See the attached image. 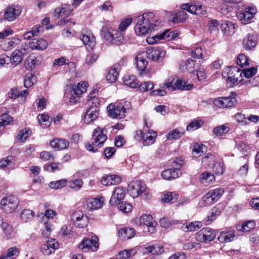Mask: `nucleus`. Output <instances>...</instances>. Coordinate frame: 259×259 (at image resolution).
Listing matches in <instances>:
<instances>
[{"instance_id": "f257e3e1", "label": "nucleus", "mask_w": 259, "mask_h": 259, "mask_svg": "<svg viewBox=\"0 0 259 259\" xmlns=\"http://www.w3.org/2000/svg\"><path fill=\"white\" fill-rule=\"evenodd\" d=\"M154 15L153 13L149 12L138 16L135 21L136 24L135 26V31L138 35H144L151 32L153 30L158 29V25L154 23Z\"/></svg>"}, {"instance_id": "f03ea898", "label": "nucleus", "mask_w": 259, "mask_h": 259, "mask_svg": "<svg viewBox=\"0 0 259 259\" xmlns=\"http://www.w3.org/2000/svg\"><path fill=\"white\" fill-rule=\"evenodd\" d=\"M107 139V137L104 134L102 128L99 127L96 128L93 133L90 142L86 144L87 150L93 153L97 152L98 149L103 146Z\"/></svg>"}, {"instance_id": "7ed1b4c3", "label": "nucleus", "mask_w": 259, "mask_h": 259, "mask_svg": "<svg viewBox=\"0 0 259 259\" xmlns=\"http://www.w3.org/2000/svg\"><path fill=\"white\" fill-rule=\"evenodd\" d=\"M122 103H111L107 107L109 116L113 119L123 118L125 116L126 108Z\"/></svg>"}, {"instance_id": "20e7f679", "label": "nucleus", "mask_w": 259, "mask_h": 259, "mask_svg": "<svg viewBox=\"0 0 259 259\" xmlns=\"http://www.w3.org/2000/svg\"><path fill=\"white\" fill-rule=\"evenodd\" d=\"M224 193L222 188H217L208 192L202 197V201L204 206H209L216 202Z\"/></svg>"}, {"instance_id": "39448f33", "label": "nucleus", "mask_w": 259, "mask_h": 259, "mask_svg": "<svg viewBox=\"0 0 259 259\" xmlns=\"http://www.w3.org/2000/svg\"><path fill=\"white\" fill-rule=\"evenodd\" d=\"M88 85V82L83 81L78 82L75 86L73 87L70 91V102L72 103H77L79 99L80 95L86 92Z\"/></svg>"}, {"instance_id": "423d86ee", "label": "nucleus", "mask_w": 259, "mask_h": 259, "mask_svg": "<svg viewBox=\"0 0 259 259\" xmlns=\"http://www.w3.org/2000/svg\"><path fill=\"white\" fill-rule=\"evenodd\" d=\"M218 231L212 230L209 228H205L201 229L196 234V238L199 242H210L215 238Z\"/></svg>"}, {"instance_id": "0eeeda50", "label": "nucleus", "mask_w": 259, "mask_h": 259, "mask_svg": "<svg viewBox=\"0 0 259 259\" xmlns=\"http://www.w3.org/2000/svg\"><path fill=\"white\" fill-rule=\"evenodd\" d=\"M18 205L17 199L13 196L3 198L1 201V208L7 213H11L16 210Z\"/></svg>"}, {"instance_id": "6e6552de", "label": "nucleus", "mask_w": 259, "mask_h": 259, "mask_svg": "<svg viewBox=\"0 0 259 259\" xmlns=\"http://www.w3.org/2000/svg\"><path fill=\"white\" fill-rule=\"evenodd\" d=\"M223 74L224 77H227L228 81L233 83L234 85H237L238 82L242 79L239 78L242 77L240 70L237 67H233L226 69Z\"/></svg>"}, {"instance_id": "1a4fd4ad", "label": "nucleus", "mask_w": 259, "mask_h": 259, "mask_svg": "<svg viewBox=\"0 0 259 259\" xmlns=\"http://www.w3.org/2000/svg\"><path fill=\"white\" fill-rule=\"evenodd\" d=\"M181 9L186 10L188 12L196 15H206L207 14L206 8L203 5H193L192 4L187 3L181 5Z\"/></svg>"}, {"instance_id": "9d476101", "label": "nucleus", "mask_w": 259, "mask_h": 259, "mask_svg": "<svg viewBox=\"0 0 259 259\" xmlns=\"http://www.w3.org/2000/svg\"><path fill=\"white\" fill-rule=\"evenodd\" d=\"M80 38L89 51L92 50L96 45V38L90 31L83 30Z\"/></svg>"}, {"instance_id": "9b49d317", "label": "nucleus", "mask_w": 259, "mask_h": 259, "mask_svg": "<svg viewBox=\"0 0 259 259\" xmlns=\"http://www.w3.org/2000/svg\"><path fill=\"white\" fill-rule=\"evenodd\" d=\"M98 238L96 236L92 237V239H83L78 244V248L83 252H87L89 249L93 251H96L98 248Z\"/></svg>"}, {"instance_id": "f8f14e48", "label": "nucleus", "mask_w": 259, "mask_h": 259, "mask_svg": "<svg viewBox=\"0 0 259 259\" xmlns=\"http://www.w3.org/2000/svg\"><path fill=\"white\" fill-rule=\"evenodd\" d=\"M140 222L141 224H143L147 227L148 232L151 234L156 232L157 223L152 215L144 214L140 217Z\"/></svg>"}, {"instance_id": "ddd939ff", "label": "nucleus", "mask_w": 259, "mask_h": 259, "mask_svg": "<svg viewBox=\"0 0 259 259\" xmlns=\"http://www.w3.org/2000/svg\"><path fill=\"white\" fill-rule=\"evenodd\" d=\"M237 102V100L234 97H220L213 101V104L219 108H228L234 106Z\"/></svg>"}, {"instance_id": "4468645a", "label": "nucleus", "mask_w": 259, "mask_h": 259, "mask_svg": "<svg viewBox=\"0 0 259 259\" xmlns=\"http://www.w3.org/2000/svg\"><path fill=\"white\" fill-rule=\"evenodd\" d=\"M183 165L182 163H178L175 161L174 164L175 166L174 169H168L161 172V177L162 178H178L181 176V172L180 170V168Z\"/></svg>"}, {"instance_id": "2eb2a0df", "label": "nucleus", "mask_w": 259, "mask_h": 259, "mask_svg": "<svg viewBox=\"0 0 259 259\" xmlns=\"http://www.w3.org/2000/svg\"><path fill=\"white\" fill-rule=\"evenodd\" d=\"M21 12L20 7L19 6H12L6 8L4 18L8 21H12L16 19Z\"/></svg>"}, {"instance_id": "dca6fc26", "label": "nucleus", "mask_w": 259, "mask_h": 259, "mask_svg": "<svg viewBox=\"0 0 259 259\" xmlns=\"http://www.w3.org/2000/svg\"><path fill=\"white\" fill-rule=\"evenodd\" d=\"M131 185V196L133 198L138 197L140 194L146 191V186L140 181L133 182Z\"/></svg>"}, {"instance_id": "f3484780", "label": "nucleus", "mask_w": 259, "mask_h": 259, "mask_svg": "<svg viewBox=\"0 0 259 259\" xmlns=\"http://www.w3.org/2000/svg\"><path fill=\"white\" fill-rule=\"evenodd\" d=\"M59 247L58 243L55 239H51L43 244L40 248L41 251L44 255H49L54 253L56 249Z\"/></svg>"}, {"instance_id": "a211bd4d", "label": "nucleus", "mask_w": 259, "mask_h": 259, "mask_svg": "<svg viewBox=\"0 0 259 259\" xmlns=\"http://www.w3.org/2000/svg\"><path fill=\"white\" fill-rule=\"evenodd\" d=\"M145 53L149 59L155 62L162 58L165 55V52L161 49L154 48H148Z\"/></svg>"}, {"instance_id": "6ab92c4d", "label": "nucleus", "mask_w": 259, "mask_h": 259, "mask_svg": "<svg viewBox=\"0 0 259 259\" xmlns=\"http://www.w3.org/2000/svg\"><path fill=\"white\" fill-rule=\"evenodd\" d=\"M125 196V192L122 187H116L111 196L110 203L112 205H116Z\"/></svg>"}, {"instance_id": "aec40b11", "label": "nucleus", "mask_w": 259, "mask_h": 259, "mask_svg": "<svg viewBox=\"0 0 259 259\" xmlns=\"http://www.w3.org/2000/svg\"><path fill=\"white\" fill-rule=\"evenodd\" d=\"M103 202V198H89L84 202V206L89 210L97 209L102 206Z\"/></svg>"}, {"instance_id": "412c9836", "label": "nucleus", "mask_w": 259, "mask_h": 259, "mask_svg": "<svg viewBox=\"0 0 259 259\" xmlns=\"http://www.w3.org/2000/svg\"><path fill=\"white\" fill-rule=\"evenodd\" d=\"M99 109L96 107H90V108L86 111L84 116V122L87 124H89L96 120L99 116Z\"/></svg>"}, {"instance_id": "4be33fe9", "label": "nucleus", "mask_w": 259, "mask_h": 259, "mask_svg": "<svg viewBox=\"0 0 259 259\" xmlns=\"http://www.w3.org/2000/svg\"><path fill=\"white\" fill-rule=\"evenodd\" d=\"M144 54H145L144 52L139 53L136 57V66L138 70L139 71L140 74L145 70L148 64L147 61L143 56Z\"/></svg>"}, {"instance_id": "5701e85b", "label": "nucleus", "mask_w": 259, "mask_h": 259, "mask_svg": "<svg viewBox=\"0 0 259 259\" xmlns=\"http://www.w3.org/2000/svg\"><path fill=\"white\" fill-rule=\"evenodd\" d=\"M69 142L64 139H56L50 142V145L53 148L58 150L67 149L69 146Z\"/></svg>"}, {"instance_id": "b1692460", "label": "nucleus", "mask_w": 259, "mask_h": 259, "mask_svg": "<svg viewBox=\"0 0 259 259\" xmlns=\"http://www.w3.org/2000/svg\"><path fill=\"white\" fill-rule=\"evenodd\" d=\"M202 224L201 222L196 221L194 222L183 224L181 226V229L183 231L186 232H193L197 231L202 227Z\"/></svg>"}, {"instance_id": "393cba45", "label": "nucleus", "mask_w": 259, "mask_h": 259, "mask_svg": "<svg viewBox=\"0 0 259 259\" xmlns=\"http://www.w3.org/2000/svg\"><path fill=\"white\" fill-rule=\"evenodd\" d=\"M48 46L47 41L42 38L33 39L29 42V47L32 49L43 50Z\"/></svg>"}, {"instance_id": "a878e982", "label": "nucleus", "mask_w": 259, "mask_h": 259, "mask_svg": "<svg viewBox=\"0 0 259 259\" xmlns=\"http://www.w3.org/2000/svg\"><path fill=\"white\" fill-rule=\"evenodd\" d=\"M242 44L246 50H250L256 44V37L253 34H248L243 39Z\"/></svg>"}, {"instance_id": "bb28decb", "label": "nucleus", "mask_w": 259, "mask_h": 259, "mask_svg": "<svg viewBox=\"0 0 259 259\" xmlns=\"http://www.w3.org/2000/svg\"><path fill=\"white\" fill-rule=\"evenodd\" d=\"M236 24L232 22L226 21L222 24L221 28L227 35H232L235 32Z\"/></svg>"}, {"instance_id": "cd10ccee", "label": "nucleus", "mask_w": 259, "mask_h": 259, "mask_svg": "<svg viewBox=\"0 0 259 259\" xmlns=\"http://www.w3.org/2000/svg\"><path fill=\"white\" fill-rule=\"evenodd\" d=\"M19 42V40L13 37L10 39L4 41L1 45V47L5 51H8L14 48Z\"/></svg>"}, {"instance_id": "c85d7f7f", "label": "nucleus", "mask_w": 259, "mask_h": 259, "mask_svg": "<svg viewBox=\"0 0 259 259\" xmlns=\"http://www.w3.org/2000/svg\"><path fill=\"white\" fill-rule=\"evenodd\" d=\"M24 57V52L22 50H15L10 57L11 63L17 65L22 62Z\"/></svg>"}, {"instance_id": "c756f323", "label": "nucleus", "mask_w": 259, "mask_h": 259, "mask_svg": "<svg viewBox=\"0 0 259 259\" xmlns=\"http://www.w3.org/2000/svg\"><path fill=\"white\" fill-rule=\"evenodd\" d=\"M73 11L70 5L67 4L62 5L60 8H57L54 11V15L59 17L61 15H69Z\"/></svg>"}, {"instance_id": "7c9ffc66", "label": "nucleus", "mask_w": 259, "mask_h": 259, "mask_svg": "<svg viewBox=\"0 0 259 259\" xmlns=\"http://www.w3.org/2000/svg\"><path fill=\"white\" fill-rule=\"evenodd\" d=\"M193 85L189 83L187 84L186 82L182 79H178L171 88V91L177 89L181 90H190L192 89Z\"/></svg>"}, {"instance_id": "2f4dec72", "label": "nucleus", "mask_w": 259, "mask_h": 259, "mask_svg": "<svg viewBox=\"0 0 259 259\" xmlns=\"http://www.w3.org/2000/svg\"><path fill=\"white\" fill-rule=\"evenodd\" d=\"M235 237L234 232L233 231L222 232L218 237V240L221 243H226L232 241Z\"/></svg>"}, {"instance_id": "473e14b6", "label": "nucleus", "mask_w": 259, "mask_h": 259, "mask_svg": "<svg viewBox=\"0 0 259 259\" xmlns=\"http://www.w3.org/2000/svg\"><path fill=\"white\" fill-rule=\"evenodd\" d=\"M145 137L143 139V145L144 146H149L153 144L155 142V139L157 137V133L154 131H149L148 133L144 134Z\"/></svg>"}, {"instance_id": "72a5a7b5", "label": "nucleus", "mask_w": 259, "mask_h": 259, "mask_svg": "<svg viewBox=\"0 0 259 259\" xmlns=\"http://www.w3.org/2000/svg\"><path fill=\"white\" fill-rule=\"evenodd\" d=\"M187 13L183 11H181L177 13H174L171 15L170 21L174 24L184 22L187 18Z\"/></svg>"}, {"instance_id": "f704fd0d", "label": "nucleus", "mask_w": 259, "mask_h": 259, "mask_svg": "<svg viewBox=\"0 0 259 259\" xmlns=\"http://www.w3.org/2000/svg\"><path fill=\"white\" fill-rule=\"evenodd\" d=\"M163 252V247L160 245L149 246L145 247L144 253H151L152 255L161 254Z\"/></svg>"}, {"instance_id": "c9c22d12", "label": "nucleus", "mask_w": 259, "mask_h": 259, "mask_svg": "<svg viewBox=\"0 0 259 259\" xmlns=\"http://www.w3.org/2000/svg\"><path fill=\"white\" fill-rule=\"evenodd\" d=\"M15 160L12 157H8L0 160V168L7 167L8 168H13L15 166Z\"/></svg>"}, {"instance_id": "e433bc0d", "label": "nucleus", "mask_w": 259, "mask_h": 259, "mask_svg": "<svg viewBox=\"0 0 259 259\" xmlns=\"http://www.w3.org/2000/svg\"><path fill=\"white\" fill-rule=\"evenodd\" d=\"M31 135V131L29 128H25L20 130L17 136V139L19 143L24 142Z\"/></svg>"}, {"instance_id": "4c0bfd02", "label": "nucleus", "mask_w": 259, "mask_h": 259, "mask_svg": "<svg viewBox=\"0 0 259 259\" xmlns=\"http://www.w3.org/2000/svg\"><path fill=\"white\" fill-rule=\"evenodd\" d=\"M119 72L115 68V65L110 68L106 75V80L109 83L115 82L117 79Z\"/></svg>"}, {"instance_id": "58836bf2", "label": "nucleus", "mask_w": 259, "mask_h": 259, "mask_svg": "<svg viewBox=\"0 0 259 259\" xmlns=\"http://www.w3.org/2000/svg\"><path fill=\"white\" fill-rule=\"evenodd\" d=\"M251 13H248L245 10L244 12H239L237 13V18L240 20L241 23L246 24L250 22L252 18Z\"/></svg>"}, {"instance_id": "ea45409f", "label": "nucleus", "mask_w": 259, "mask_h": 259, "mask_svg": "<svg viewBox=\"0 0 259 259\" xmlns=\"http://www.w3.org/2000/svg\"><path fill=\"white\" fill-rule=\"evenodd\" d=\"M87 103L90 107H96L98 108V106L100 104V100L96 95L94 93H91L88 96Z\"/></svg>"}, {"instance_id": "a19ab883", "label": "nucleus", "mask_w": 259, "mask_h": 259, "mask_svg": "<svg viewBox=\"0 0 259 259\" xmlns=\"http://www.w3.org/2000/svg\"><path fill=\"white\" fill-rule=\"evenodd\" d=\"M184 135V131L178 128L172 130L167 135V139L168 140H172L179 139Z\"/></svg>"}, {"instance_id": "79ce46f5", "label": "nucleus", "mask_w": 259, "mask_h": 259, "mask_svg": "<svg viewBox=\"0 0 259 259\" xmlns=\"http://www.w3.org/2000/svg\"><path fill=\"white\" fill-rule=\"evenodd\" d=\"M112 37L113 41L111 42L115 45H120L124 41L123 34L120 31H118L117 30H113Z\"/></svg>"}, {"instance_id": "37998d69", "label": "nucleus", "mask_w": 259, "mask_h": 259, "mask_svg": "<svg viewBox=\"0 0 259 259\" xmlns=\"http://www.w3.org/2000/svg\"><path fill=\"white\" fill-rule=\"evenodd\" d=\"M161 33L163 35V39L166 38L168 40L175 39L180 34L177 31H170V29H166Z\"/></svg>"}, {"instance_id": "c03bdc74", "label": "nucleus", "mask_w": 259, "mask_h": 259, "mask_svg": "<svg viewBox=\"0 0 259 259\" xmlns=\"http://www.w3.org/2000/svg\"><path fill=\"white\" fill-rule=\"evenodd\" d=\"M229 129L226 125H221L215 127L213 130V133L216 136H222L227 133Z\"/></svg>"}, {"instance_id": "a18cd8bd", "label": "nucleus", "mask_w": 259, "mask_h": 259, "mask_svg": "<svg viewBox=\"0 0 259 259\" xmlns=\"http://www.w3.org/2000/svg\"><path fill=\"white\" fill-rule=\"evenodd\" d=\"M34 215V212L30 209H24L21 214V218L24 222L32 220Z\"/></svg>"}, {"instance_id": "49530a36", "label": "nucleus", "mask_w": 259, "mask_h": 259, "mask_svg": "<svg viewBox=\"0 0 259 259\" xmlns=\"http://www.w3.org/2000/svg\"><path fill=\"white\" fill-rule=\"evenodd\" d=\"M177 199V194L172 192H168L163 195L161 201L164 203H174Z\"/></svg>"}, {"instance_id": "de8ad7c7", "label": "nucleus", "mask_w": 259, "mask_h": 259, "mask_svg": "<svg viewBox=\"0 0 259 259\" xmlns=\"http://www.w3.org/2000/svg\"><path fill=\"white\" fill-rule=\"evenodd\" d=\"M19 249L16 247H12L9 248L6 255L0 257V259H9L14 256H18L19 254Z\"/></svg>"}, {"instance_id": "09e8293b", "label": "nucleus", "mask_w": 259, "mask_h": 259, "mask_svg": "<svg viewBox=\"0 0 259 259\" xmlns=\"http://www.w3.org/2000/svg\"><path fill=\"white\" fill-rule=\"evenodd\" d=\"M13 122V118L8 113H4L0 115V124L1 125L10 124Z\"/></svg>"}, {"instance_id": "8fccbe9b", "label": "nucleus", "mask_w": 259, "mask_h": 259, "mask_svg": "<svg viewBox=\"0 0 259 259\" xmlns=\"http://www.w3.org/2000/svg\"><path fill=\"white\" fill-rule=\"evenodd\" d=\"M36 81L35 76L31 73L27 74L25 76L24 85L26 88L32 86Z\"/></svg>"}, {"instance_id": "3c124183", "label": "nucleus", "mask_w": 259, "mask_h": 259, "mask_svg": "<svg viewBox=\"0 0 259 259\" xmlns=\"http://www.w3.org/2000/svg\"><path fill=\"white\" fill-rule=\"evenodd\" d=\"M241 76H244L246 78H249L255 75L257 72V68L255 67H252L249 69L240 70Z\"/></svg>"}, {"instance_id": "603ef678", "label": "nucleus", "mask_w": 259, "mask_h": 259, "mask_svg": "<svg viewBox=\"0 0 259 259\" xmlns=\"http://www.w3.org/2000/svg\"><path fill=\"white\" fill-rule=\"evenodd\" d=\"M66 179H60L56 181H53L49 184V186L53 189H58L63 187L66 184Z\"/></svg>"}, {"instance_id": "864d4df0", "label": "nucleus", "mask_w": 259, "mask_h": 259, "mask_svg": "<svg viewBox=\"0 0 259 259\" xmlns=\"http://www.w3.org/2000/svg\"><path fill=\"white\" fill-rule=\"evenodd\" d=\"M237 63V64L241 67L249 65L248 58L243 54H241L238 55Z\"/></svg>"}, {"instance_id": "5fc2aeb1", "label": "nucleus", "mask_w": 259, "mask_h": 259, "mask_svg": "<svg viewBox=\"0 0 259 259\" xmlns=\"http://www.w3.org/2000/svg\"><path fill=\"white\" fill-rule=\"evenodd\" d=\"M113 30L110 32L107 28H103L101 32V35L107 41L111 42L113 41Z\"/></svg>"}, {"instance_id": "6e6d98bb", "label": "nucleus", "mask_w": 259, "mask_h": 259, "mask_svg": "<svg viewBox=\"0 0 259 259\" xmlns=\"http://www.w3.org/2000/svg\"><path fill=\"white\" fill-rule=\"evenodd\" d=\"M203 124V121L201 120L191 121L187 126V131H194L198 129Z\"/></svg>"}, {"instance_id": "4d7b16f0", "label": "nucleus", "mask_w": 259, "mask_h": 259, "mask_svg": "<svg viewBox=\"0 0 259 259\" xmlns=\"http://www.w3.org/2000/svg\"><path fill=\"white\" fill-rule=\"evenodd\" d=\"M194 61L192 59H188L185 63V66H183L181 68L182 71H184L185 70H187L190 72H193L194 70Z\"/></svg>"}, {"instance_id": "13d9d810", "label": "nucleus", "mask_w": 259, "mask_h": 259, "mask_svg": "<svg viewBox=\"0 0 259 259\" xmlns=\"http://www.w3.org/2000/svg\"><path fill=\"white\" fill-rule=\"evenodd\" d=\"M154 84L151 81H146L140 84L139 91L140 92H146L153 89Z\"/></svg>"}, {"instance_id": "bf43d9fd", "label": "nucleus", "mask_w": 259, "mask_h": 259, "mask_svg": "<svg viewBox=\"0 0 259 259\" xmlns=\"http://www.w3.org/2000/svg\"><path fill=\"white\" fill-rule=\"evenodd\" d=\"M68 184L71 188L78 190L81 188L83 183L81 179H73Z\"/></svg>"}, {"instance_id": "052dcab7", "label": "nucleus", "mask_w": 259, "mask_h": 259, "mask_svg": "<svg viewBox=\"0 0 259 259\" xmlns=\"http://www.w3.org/2000/svg\"><path fill=\"white\" fill-rule=\"evenodd\" d=\"M121 179H101V183L106 186H111L119 184Z\"/></svg>"}, {"instance_id": "680f3d73", "label": "nucleus", "mask_w": 259, "mask_h": 259, "mask_svg": "<svg viewBox=\"0 0 259 259\" xmlns=\"http://www.w3.org/2000/svg\"><path fill=\"white\" fill-rule=\"evenodd\" d=\"M202 162L207 163L208 166L212 167L215 162L214 156L212 154L206 155L202 158Z\"/></svg>"}, {"instance_id": "e2e57ef3", "label": "nucleus", "mask_w": 259, "mask_h": 259, "mask_svg": "<svg viewBox=\"0 0 259 259\" xmlns=\"http://www.w3.org/2000/svg\"><path fill=\"white\" fill-rule=\"evenodd\" d=\"M84 217H87V216L84 215L82 211H77L72 214L71 220L75 223L80 221Z\"/></svg>"}, {"instance_id": "0e129e2a", "label": "nucleus", "mask_w": 259, "mask_h": 259, "mask_svg": "<svg viewBox=\"0 0 259 259\" xmlns=\"http://www.w3.org/2000/svg\"><path fill=\"white\" fill-rule=\"evenodd\" d=\"M161 39H163V35L161 33L156 34L154 36L147 37L146 41L149 44H154Z\"/></svg>"}, {"instance_id": "69168bd1", "label": "nucleus", "mask_w": 259, "mask_h": 259, "mask_svg": "<svg viewBox=\"0 0 259 259\" xmlns=\"http://www.w3.org/2000/svg\"><path fill=\"white\" fill-rule=\"evenodd\" d=\"M1 227L3 230L4 233L6 235L11 234L13 231L12 227L8 224L7 222H4L3 221L1 222Z\"/></svg>"}, {"instance_id": "338daca9", "label": "nucleus", "mask_w": 259, "mask_h": 259, "mask_svg": "<svg viewBox=\"0 0 259 259\" xmlns=\"http://www.w3.org/2000/svg\"><path fill=\"white\" fill-rule=\"evenodd\" d=\"M128 230V228H124L119 230L118 236L121 240H127L130 238V236L127 233Z\"/></svg>"}, {"instance_id": "774afa93", "label": "nucleus", "mask_w": 259, "mask_h": 259, "mask_svg": "<svg viewBox=\"0 0 259 259\" xmlns=\"http://www.w3.org/2000/svg\"><path fill=\"white\" fill-rule=\"evenodd\" d=\"M9 96L12 99H16L17 98L20 97L22 95V92H21L18 88H13L9 92Z\"/></svg>"}]
</instances>
